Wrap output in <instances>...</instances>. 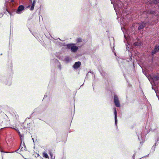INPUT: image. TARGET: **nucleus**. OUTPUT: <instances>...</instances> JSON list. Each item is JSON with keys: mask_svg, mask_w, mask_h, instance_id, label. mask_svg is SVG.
<instances>
[{"mask_svg": "<svg viewBox=\"0 0 159 159\" xmlns=\"http://www.w3.org/2000/svg\"><path fill=\"white\" fill-rule=\"evenodd\" d=\"M5 116L6 117V119L5 118L1 117L0 119V125L1 126L3 127H2L1 129H3L4 128L7 127H11L8 125V124H10V120H7V116L6 115ZM11 128L13 129H15L14 127Z\"/></svg>", "mask_w": 159, "mask_h": 159, "instance_id": "obj_1", "label": "nucleus"}, {"mask_svg": "<svg viewBox=\"0 0 159 159\" xmlns=\"http://www.w3.org/2000/svg\"><path fill=\"white\" fill-rule=\"evenodd\" d=\"M114 102L116 107H120L119 98L116 95H115L114 96Z\"/></svg>", "mask_w": 159, "mask_h": 159, "instance_id": "obj_2", "label": "nucleus"}, {"mask_svg": "<svg viewBox=\"0 0 159 159\" xmlns=\"http://www.w3.org/2000/svg\"><path fill=\"white\" fill-rule=\"evenodd\" d=\"M159 51V45H156L154 47V50H152L151 52V54L152 56H154Z\"/></svg>", "mask_w": 159, "mask_h": 159, "instance_id": "obj_3", "label": "nucleus"}, {"mask_svg": "<svg viewBox=\"0 0 159 159\" xmlns=\"http://www.w3.org/2000/svg\"><path fill=\"white\" fill-rule=\"evenodd\" d=\"M81 63L80 61L76 62L73 65V67L75 69H78L81 65Z\"/></svg>", "mask_w": 159, "mask_h": 159, "instance_id": "obj_4", "label": "nucleus"}, {"mask_svg": "<svg viewBox=\"0 0 159 159\" xmlns=\"http://www.w3.org/2000/svg\"><path fill=\"white\" fill-rule=\"evenodd\" d=\"M114 114L115 115V124L116 125L117 122V112L116 110V109L115 108H114Z\"/></svg>", "mask_w": 159, "mask_h": 159, "instance_id": "obj_5", "label": "nucleus"}, {"mask_svg": "<svg viewBox=\"0 0 159 159\" xmlns=\"http://www.w3.org/2000/svg\"><path fill=\"white\" fill-rule=\"evenodd\" d=\"M78 48L76 46L73 45L71 47V51L72 52H75L78 50Z\"/></svg>", "mask_w": 159, "mask_h": 159, "instance_id": "obj_6", "label": "nucleus"}, {"mask_svg": "<svg viewBox=\"0 0 159 159\" xmlns=\"http://www.w3.org/2000/svg\"><path fill=\"white\" fill-rule=\"evenodd\" d=\"M146 26V24L144 22H142L141 24L139 25L138 28L139 30H140L143 29L144 27Z\"/></svg>", "mask_w": 159, "mask_h": 159, "instance_id": "obj_7", "label": "nucleus"}, {"mask_svg": "<svg viewBox=\"0 0 159 159\" xmlns=\"http://www.w3.org/2000/svg\"><path fill=\"white\" fill-rule=\"evenodd\" d=\"M24 9V7L23 5H20L18 7L16 12L17 13V12L21 11L23 10Z\"/></svg>", "mask_w": 159, "mask_h": 159, "instance_id": "obj_8", "label": "nucleus"}, {"mask_svg": "<svg viewBox=\"0 0 159 159\" xmlns=\"http://www.w3.org/2000/svg\"><path fill=\"white\" fill-rule=\"evenodd\" d=\"M36 2V0H33V3H32V4L31 5V8H30V10L31 11H32L34 10L35 4V3Z\"/></svg>", "mask_w": 159, "mask_h": 159, "instance_id": "obj_9", "label": "nucleus"}, {"mask_svg": "<svg viewBox=\"0 0 159 159\" xmlns=\"http://www.w3.org/2000/svg\"><path fill=\"white\" fill-rule=\"evenodd\" d=\"M152 79L154 81H157L159 80V77L157 76H153Z\"/></svg>", "mask_w": 159, "mask_h": 159, "instance_id": "obj_10", "label": "nucleus"}, {"mask_svg": "<svg viewBox=\"0 0 159 159\" xmlns=\"http://www.w3.org/2000/svg\"><path fill=\"white\" fill-rule=\"evenodd\" d=\"M43 156L45 158H48V154L45 153V152H43Z\"/></svg>", "mask_w": 159, "mask_h": 159, "instance_id": "obj_11", "label": "nucleus"}, {"mask_svg": "<svg viewBox=\"0 0 159 159\" xmlns=\"http://www.w3.org/2000/svg\"><path fill=\"white\" fill-rule=\"evenodd\" d=\"M75 44H68L66 45L67 47L71 49V47H72L73 45H74Z\"/></svg>", "mask_w": 159, "mask_h": 159, "instance_id": "obj_12", "label": "nucleus"}, {"mask_svg": "<svg viewBox=\"0 0 159 159\" xmlns=\"http://www.w3.org/2000/svg\"><path fill=\"white\" fill-rule=\"evenodd\" d=\"M152 3L157 4L159 3V0H153L152 1Z\"/></svg>", "mask_w": 159, "mask_h": 159, "instance_id": "obj_13", "label": "nucleus"}, {"mask_svg": "<svg viewBox=\"0 0 159 159\" xmlns=\"http://www.w3.org/2000/svg\"><path fill=\"white\" fill-rule=\"evenodd\" d=\"M76 41L77 43L82 42V39L80 38H78L76 39Z\"/></svg>", "mask_w": 159, "mask_h": 159, "instance_id": "obj_14", "label": "nucleus"}, {"mask_svg": "<svg viewBox=\"0 0 159 159\" xmlns=\"http://www.w3.org/2000/svg\"><path fill=\"white\" fill-rule=\"evenodd\" d=\"M20 148V151H23L25 149V147H24V148L23 147H21V145H20L19 149Z\"/></svg>", "mask_w": 159, "mask_h": 159, "instance_id": "obj_15", "label": "nucleus"}, {"mask_svg": "<svg viewBox=\"0 0 159 159\" xmlns=\"http://www.w3.org/2000/svg\"><path fill=\"white\" fill-rule=\"evenodd\" d=\"M134 44L135 46H138L139 45L138 43H134Z\"/></svg>", "mask_w": 159, "mask_h": 159, "instance_id": "obj_16", "label": "nucleus"}, {"mask_svg": "<svg viewBox=\"0 0 159 159\" xmlns=\"http://www.w3.org/2000/svg\"><path fill=\"white\" fill-rule=\"evenodd\" d=\"M7 11L8 12V13H9L10 15H11V12H10V11H8L7 9Z\"/></svg>", "mask_w": 159, "mask_h": 159, "instance_id": "obj_17", "label": "nucleus"}, {"mask_svg": "<svg viewBox=\"0 0 159 159\" xmlns=\"http://www.w3.org/2000/svg\"><path fill=\"white\" fill-rule=\"evenodd\" d=\"M14 2V0H11V2Z\"/></svg>", "mask_w": 159, "mask_h": 159, "instance_id": "obj_18", "label": "nucleus"}, {"mask_svg": "<svg viewBox=\"0 0 159 159\" xmlns=\"http://www.w3.org/2000/svg\"><path fill=\"white\" fill-rule=\"evenodd\" d=\"M30 2H32V0H30Z\"/></svg>", "mask_w": 159, "mask_h": 159, "instance_id": "obj_19", "label": "nucleus"}, {"mask_svg": "<svg viewBox=\"0 0 159 159\" xmlns=\"http://www.w3.org/2000/svg\"><path fill=\"white\" fill-rule=\"evenodd\" d=\"M30 6L29 5V6L27 7H30Z\"/></svg>", "mask_w": 159, "mask_h": 159, "instance_id": "obj_20", "label": "nucleus"}]
</instances>
